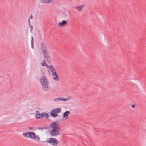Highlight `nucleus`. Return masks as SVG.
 <instances>
[{
	"label": "nucleus",
	"instance_id": "1",
	"mask_svg": "<svg viewBox=\"0 0 146 146\" xmlns=\"http://www.w3.org/2000/svg\"><path fill=\"white\" fill-rule=\"evenodd\" d=\"M50 126L52 129L50 131L51 136H56L60 135L61 129L58 123L56 122H52L50 124Z\"/></svg>",
	"mask_w": 146,
	"mask_h": 146
},
{
	"label": "nucleus",
	"instance_id": "2",
	"mask_svg": "<svg viewBox=\"0 0 146 146\" xmlns=\"http://www.w3.org/2000/svg\"><path fill=\"white\" fill-rule=\"evenodd\" d=\"M40 82L42 86V89L45 91H47L48 89L49 82L46 77L44 76L41 78Z\"/></svg>",
	"mask_w": 146,
	"mask_h": 146
},
{
	"label": "nucleus",
	"instance_id": "3",
	"mask_svg": "<svg viewBox=\"0 0 146 146\" xmlns=\"http://www.w3.org/2000/svg\"><path fill=\"white\" fill-rule=\"evenodd\" d=\"M61 109L60 108H57L52 110L50 113V115L53 117H56L58 115L57 113L61 112Z\"/></svg>",
	"mask_w": 146,
	"mask_h": 146
},
{
	"label": "nucleus",
	"instance_id": "4",
	"mask_svg": "<svg viewBox=\"0 0 146 146\" xmlns=\"http://www.w3.org/2000/svg\"><path fill=\"white\" fill-rule=\"evenodd\" d=\"M46 142L48 143L52 144L54 146H56L58 143V140L54 138H50L47 139Z\"/></svg>",
	"mask_w": 146,
	"mask_h": 146
},
{
	"label": "nucleus",
	"instance_id": "5",
	"mask_svg": "<svg viewBox=\"0 0 146 146\" xmlns=\"http://www.w3.org/2000/svg\"><path fill=\"white\" fill-rule=\"evenodd\" d=\"M42 53L46 60L48 62H50V59L48 51H47L46 52H43Z\"/></svg>",
	"mask_w": 146,
	"mask_h": 146
},
{
	"label": "nucleus",
	"instance_id": "6",
	"mask_svg": "<svg viewBox=\"0 0 146 146\" xmlns=\"http://www.w3.org/2000/svg\"><path fill=\"white\" fill-rule=\"evenodd\" d=\"M41 46L42 53L46 52L47 51L46 49V46L45 44L43 43H42L41 44Z\"/></svg>",
	"mask_w": 146,
	"mask_h": 146
},
{
	"label": "nucleus",
	"instance_id": "7",
	"mask_svg": "<svg viewBox=\"0 0 146 146\" xmlns=\"http://www.w3.org/2000/svg\"><path fill=\"white\" fill-rule=\"evenodd\" d=\"M67 23V22L66 21L63 20L61 22L58 23V26L60 27H61L64 25H66Z\"/></svg>",
	"mask_w": 146,
	"mask_h": 146
},
{
	"label": "nucleus",
	"instance_id": "8",
	"mask_svg": "<svg viewBox=\"0 0 146 146\" xmlns=\"http://www.w3.org/2000/svg\"><path fill=\"white\" fill-rule=\"evenodd\" d=\"M50 69L52 75L54 73H56V71L53 66L52 65H50Z\"/></svg>",
	"mask_w": 146,
	"mask_h": 146
},
{
	"label": "nucleus",
	"instance_id": "9",
	"mask_svg": "<svg viewBox=\"0 0 146 146\" xmlns=\"http://www.w3.org/2000/svg\"><path fill=\"white\" fill-rule=\"evenodd\" d=\"M29 138H31L32 139H36V135L35 133L33 132H30V135L29 136Z\"/></svg>",
	"mask_w": 146,
	"mask_h": 146
},
{
	"label": "nucleus",
	"instance_id": "10",
	"mask_svg": "<svg viewBox=\"0 0 146 146\" xmlns=\"http://www.w3.org/2000/svg\"><path fill=\"white\" fill-rule=\"evenodd\" d=\"M41 118L43 117H45L46 119H48L49 118L48 114L45 112H43L41 113Z\"/></svg>",
	"mask_w": 146,
	"mask_h": 146
},
{
	"label": "nucleus",
	"instance_id": "11",
	"mask_svg": "<svg viewBox=\"0 0 146 146\" xmlns=\"http://www.w3.org/2000/svg\"><path fill=\"white\" fill-rule=\"evenodd\" d=\"M54 0H40L42 3H50L54 1Z\"/></svg>",
	"mask_w": 146,
	"mask_h": 146
},
{
	"label": "nucleus",
	"instance_id": "12",
	"mask_svg": "<svg viewBox=\"0 0 146 146\" xmlns=\"http://www.w3.org/2000/svg\"><path fill=\"white\" fill-rule=\"evenodd\" d=\"M84 6V5H82L79 6H76L75 7V8L76 9L78 10V11H82V9Z\"/></svg>",
	"mask_w": 146,
	"mask_h": 146
},
{
	"label": "nucleus",
	"instance_id": "13",
	"mask_svg": "<svg viewBox=\"0 0 146 146\" xmlns=\"http://www.w3.org/2000/svg\"><path fill=\"white\" fill-rule=\"evenodd\" d=\"M70 113L69 111H67L64 113L63 114V117H64L66 119H67L68 118V115Z\"/></svg>",
	"mask_w": 146,
	"mask_h": 146
},
{
	"label": "nucleus",
	"instance_id": "14",
	"mask_svg": "<svg viewBox=\"0 0 146 146\" xmlns=\"http://www.w3.org/2000/svg\"><path fill=\"white\" fill-rule=\"evenodd\" d=\"M68 100V99L67 98H57L56 101H66Z\"/></svg>",
	"mask_w": 146,
	"mask_h": 146
},
{
	"label": "nucleus",
	"instance_id": "15",
	"mask_svg": "<svg viewBox=\"0 0 146 146\" xmlns=\"http://www.w3.org/2000/svg\"><path fill=\"white\" fill-rule=\"evenodd\" d=\"M41 113L40 114V112L38 111H37L36 112V114L35 115L36 118L37 119L41 118Z\"/></svg>",
	"mask_w": 146,
	"mask_h": 146
},
{
	"label": "nucleus",
	"instance_id": "16",
	"mask_svg": "<svg viewBox=\"0 0 146 146\" xmlns=\"http://www.w3.org/2000/svg\"><path fill=\"white\" fill-rule=\"evenodd\" d=\"M52 76H55V77H53L54 80L57 81L58 80L59 78L57 73H54V74L52 75Z\"/></svg>",
	"mask_w": 146,
	"mask_h": 146
},
{
	"label": "nucleus",
	"instance_id": "17",
	"mask_svg": "<svg viewBox=\"0 0 146 146\" xmlns=\"http://www.w3.org/2000/svg\"><path fill=\"white\" fill-rule=\"evenodd\" d=\"M30 132H29L26 133H23V136L27 138H29V136L30 135Z\"/></svg>",
	"mask_w": 146,
	"mask_h": 146
},
{
	"label": "nucleus",
	"instance_id": "18",
	"mask_svg": "<svg viewBox=\"0 0 146 146\" xmlns=\"http://www.w3.org/2000/svg\"><path fill=\"white\" fill-rule=\"evenodd\" d=\"M29 25L31 30V32L33 29V27L31 24H30V25Z\"/></svg>",
	"mask_w": 146,
	"mask_h": 146
},
{
	"label": "nucleus",
	"instance_id": "19",
	"mask_svg": "<svg viewBox=\"0 0 146 146\" xmlns=\"http://www.w3.org/2000/svg\"><path fill=\"white\" fill-rule=\"evenodd\" d=\"M47 129V128L45 127H42V128H38V129H41V130H43V129Z\"/></svg>",
	"mask_w": 146,
	"mask_h": 146
},
{
	"label": "nucleus",
	"instance_id": "20",
	"mask_svg": "<svg viewBox=\"0 0 146 146\" xmlns=\"http://www.w3.org/2000/svg\"><path fill=\"white\" fill-rule=\"evenodd\" d=\"M34 38L33 36H31V43H33Z\"/></svg>",
	"mask_w": 146,
	"mask_h": 146
},
{
	"label": "nucleus",
	"instance_id": "21",
	"mask_svg": "<svg viewBox=\"0 0 146 146\" xmlns=\"http://www.w3.org/2000/svg\"><path fill=\"white\" fill-rule=\"evenodd\" d=\"M36 138H37V140L40 141V138L39 136L38 135L36 136Z\"/></svg>",
	"mask_w": 146,
	"mask_h": 146
},
{
	"label": "nucleus",
	"instance_id": "22",
	"mask_svg": "<svg viewBox=\"0 0 146 146\" xmlns=\"http://www.w3.org/2000/svg\"><path fill=\"white\" fill-rule=\"evenodd\" d=\"M31 47L33 49L34 48L33 43H31Z\"/></svg>",
	"mask_w": 146,
	"mask_h": 146
},
{
	"label": "nucleus",
	"instance_id": "23",
	"mask_svg": "<svg viewBox=\"0 0 146 146\" xmlns=\"http://www.w3.org/2000/svg\"><path fill=\"white\" fill-rule=\"evenodd\" d=\"M41 65L42 66H45V65H46V64H44V63H42V62L41 64Z\"/></svg>",
	"mask_w": 146,
	"mask_h": 146
},
{
	"label": "nucleus",
	"instance_id": "24",
	"mask_svg": "<svg viewBox=\"0 0 146 146\" xmlns=\"http://www.w3.org/2000/svg\"><path fill=\"white\" fill-rule=\"evenodd\" d=\"M45 66H46V67H47L48 68H49V69L50 68V66H49L48 65H47L46 64H46Z\"/></svg>",
	"mask_w": 146,
	"mask_h": 146
},
{
	"label": "nucleus",
	"instance_id": "25",
	"mask_svg": "<svg viewBox=\"0 0 146 146\" xmlns=\"http://www.w3.org/2000/svg\"><path fill=\"white\" fill-rule=\"evenodd\" d=\"M33 18V16H32V15H31L29 17V19H32Z\"/></svg>",
	"mask_w": 146,
	"mask_h": 146
},
{
	"label": "nucleus",
	"instance_id": "26",
	"mask_svg": "<svg viewBox=\"0 0 146 146\" xmlns=\"http://www.w3.org/2000/svg\"><path fill=\"white\" fill-rule=\"evenodd\" d=\"M64 16L65 17H68V15H66V13H65L64 14Z\"/></svg>",
	"mask_w": 146,
	"mask_h": 146
},
{
	"label": "nucleus",
	"instance_id": "27",
	"mask_svg": "<svg viewBox=\"0 0 146 146\" xmlns=\"http://www.w3.org/2000/svg\"><path fill=\"white\" fill-rule=\"evenodd\" d=\"M28 21L29 25H30V24H31L30 23V22L29 19H28Z\"/></svg>",
	"mask_w": 146,
	"mask_h": 146
},
{
	"label": "nucleus",
	"instance_id": "28",
	"mask_svg": "<svg viewBox=\"0 0 146 146\" xmlns=\"http://www.w3.org/2000/svg\"><path fill=\"white\" fill-rule=\"evenodd\" d=\"M135 107V105H133L132 106V107L133 108H134Z\"/></svg>",
	"mask_w": 146,
	"mask_h": 146
},
{
	"label": "nucleus",
	"instance_id": "29",
	"mask_svg": "<svg viewBox=\"0 0 146 146\" xmlns=\"http://www.w3.org/2000/svg\"><path fill=\"white\" fill-rule=\"evenodd\" d=\"M43 62L44 63V64H46V62L44 59L43 60Z\"/></svg>",
	"mask_w": 146,
	"mask_h": 146
},
{
	"label": "nucleus",
	"instance_id": "30",
	"mask_svg": "<svg viewBox=\"0 0 146 146\" xmlns=\"http://www.w3.org/2000/svg\"><path fill=\"white\" fill-rule=\"evenodd\" d=\"M29 128H30L31 129H32V128L31 127H29Z\"/></svg>",
	"mask_w": 146,
	"mask_h": 146
}]
</instances>
